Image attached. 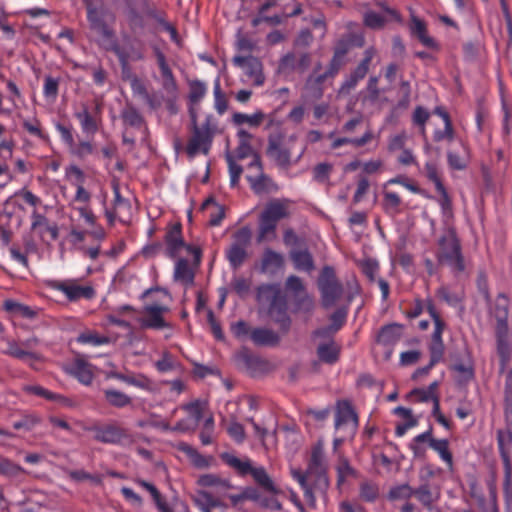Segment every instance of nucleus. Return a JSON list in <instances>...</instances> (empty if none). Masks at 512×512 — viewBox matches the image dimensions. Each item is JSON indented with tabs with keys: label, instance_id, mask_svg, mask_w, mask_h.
I'll return each instance as SVG.
<instances>
[{
	"label": "nucleus",
	"instance_id": "f257e3e1",
	"mask_svg": "<svg viewBox=\"0 0 512 512\" xmlns=\"http://www.w3.org/2000/svg\"><path fill=\"white\" fill-rule=\"evenodd\" d=\"M258 302L268 303V315L279 326L283 334L291 328L292 320L288 315L287 299L282 293L279 284H262L257 288Z\"/></svg>",
	"mask_w": 512,
	"mask_h": 512
},
{
	"label": "nucleus",
	"instance_id": "f03ea898",
	"mask_svg": "<svg viewBox=\"0 0 512 512\" xmlns=\"http://www.w3.org/2000/svg\"><path fill=\"white\" fill-rule=\"evenodd\" d=\"M190 119V136L185 147L187 157L194 159L199 154L208 156L216 134V125L213 123V117L209 115L201 124H198L196 112L190 110Z\"/></svg>",
	"mask_w": 512,
	"mask_h": 512
},
{
	"label": "nucleus",
	"instance_id": "7ed1b4c3",
	"mask_svg": "<svg viewBox=\"0 0 512 512\" xmlns=\"http://www.w3.org/2000/svg\"><path fill=\"white\" fill-rule=\"evenodd\" d=\"M510 299L505 293H499L495 299L491 314L496 319L495 336L497 353L501 367L504 368L511 358V349L508 342V315Z\"/></svg>",
	"mask_w": 512,
	"mask_h": 512
},
{
	"label": "nucleus",
	"instance_id": "20e7f679",
	"mask_svg": "<svg viewBox=\"0 0 512 512\" xmlns=\"http://www.w3.org/2000/svg\"><path fill=\"white\" fill-rule=\"evenodd\" d=\"M86 9V18L91 31L100 36L99 44L104 48L116 36L114 23L115 14L98 4L96 0H82Z\"/></svg>",
	"mask_w": 512,
	"mask_h": 512
},
{
	"label": "nucleus",
	"instance_id": "39448f33",
	"mask_svg": "<svg viewBox=\"0 0 512 512\" xmlns=\"http://www.w3.org/2000/svg\"><path fill=\"white\" fill-rule=\"evenodd\" d=\"M183 252L192 255L193 264L196 267L200 265L202 259L201 248L185 242L181 223L169 224L164 235V254L170 259H176L181 257Z\"/></svg>",
	"mask_w": 512,
	"mask_h": 512
},
{
	"label": "nucleus",
	"instance_id": "423d86ee",
	"mask_svg": "<svg viewBox=\"0 0 512 512\" xmlns=\"http://www.w3.org/2000/svg\"><path fill=\"white\" fill-rule=\"evenodd\" d=\"M505 426L496 431L498 451L503 463V490L505 494L512 492V412H504Z\"/></svg>",
	"mask_w": 512,
	"mask_h": 512
},
{
	"label": "nucleus",
	"instance_id": "0eeeda50",
	"mask_svg": "<svg viewBox=\"0 0 512 512\" xmlns=\"http://www.w3.org/2000/svg\"><path fill=\"white\" fill-rule=\"evenodd\" d=\"M438 246L437 259L440 263L446 264L455 272L464 271L465 264L461 245L453 230H449L440 237Z\"/></svg>",
	"mask_w": 512,
	"mask_h": 512
},
{
	"label": "nucleus",
	"instance_id": "6e6552de",
	"mask_svg": "<svg viewBox=\"0 0 512 512\" xmlns=\"http://www.w3.org/2000/svg\"><path fill=\"white\" fill-rule=\"evenodd\" d=\"M47 287L62 293L69 302L89 301L96 297L95 288L88 282L83 283L79 278L49 280Z\"/></svg>",
	"mask_w": 512,
	"mask_h": 512
},
{
	"label": "nucleus",
	"instance_id": "1a4fd4ad",
	"mask_svg": "<svg viewBox=\"0 0 512 512\" xmlns=\"http://www.w3.org/2000/svg\"><path fill=\"white\" fill-rule=\"evenodd\" d=\"M321 294L322 305L325 308L333 306L343 295L344 288L336 276L332 266H324L317 280Z\"/></svg>",
	"mask_w": 512,
	"mask_h": 512
},
{
	"label": "nucleus",
	"instance_id": "9d476101",
	"mask_svg": "<svg viewBox=\"0 0 512 512\" xmlns=\"http://www.w3.org/2000/svg\"><path fill=\"white\" fill-rule=\"evenodd\" d=\"M153 52L161 75V85L167 94L166 105L171 114L177 113L175 100L178 95V84L175 75L168 64L165 54L160 48L154 47Z\"/></svg>",
	"mask_w": 512,
	"mask_h": 512
},
{
	"label": "nucleus",
	"instance_id": "9b49d317",
	"mask_svg": "<svg viewBox=\"0 0 512 512\" xmlns=\"http://www.w3.org/2000/svg\"><path fill=\"white\" fill-rule=\"evenodd\" d=\"M123 39L126 43L125 46H121L115 36L108 44H104V49L114 53L120 66L125 69L129 66L131 61L136 62L145 59V48L141 42L138 44L132 43L130 36L127 34L123 35Z\"/></svg>",
	"mask_w": 512,
	"mask_h": 512
},
{
	"label": "nucleus",
	"instance_id": "f8f14e48",
	"mask_svg": "<svg viewBox=\"0 0 512 512\" xmlns=\"http://www.w3.org/2000/svg\"><path fill=\"white\" fill-rule=\"evenodd\" d=\"M327 469L328 461L324 451V443L322 440H318L311 447L307 474L309 477H314V485L319 486L320 489H325L328 486Z\"/></svg>",
	"mask_w": 512,
	"mask_h": 512
},
{
	"label": "nucleus",
	"instance_id": "ddd939ff",
	"mask_svg": "<svg viewBox=\"0 0 512 512\" xmlns=\"http://www.w3.org/2000/svg\"><path fill=\"white\" fill-rule=\"evenodd\" d=\"M251 230L242 227L233 234V242L226 250V258L233 269L240 268L248 257L247 247L251 241Z\"/></svg>",
	"mask_w": 512,
	"mask_h": 512
},
{
	"label": "nucleus",
	"instance_id": "4468645a",
	"mask_svg": "<svg viewBox=\"0 0 512 512\" xmlns=\"http://www.w3.org/2000/svg\"><path fill=\"white\" fill-rule=\"evenodd\" d=\"M89 430L94 432V439L100 443L125 446L133 441L129 431L115 423L95 425Z\"/></svg>",
	"mask_w": 512,
	"mask_h": 512
},
{
	"label": "nucleus",
	"instance_id": "2eb2a0df",
	"mask_svg": "<svg viewBox=\"0 0 512 512\" xmlns=\"http://www.w3.org/2000/svg\"><path fill=\"white\" fill-rule=\"evenodd\" d=\"M359 426V418L348 400H339L335 408L334 428L343 431L346 436H353Z\"/></svg>",
	"mask_w": 512,
	"mask_h": 512
},
{
	"label": "nucleus",
	"instance_id": "dca6fc26",
	"mask_svg": "<svg viewBox=\"0 0 512 512\" xmlns=\"http://www.w3.org/2000/svg\"><path fill=\"white\" fill-rule=\"evenodd\" d=\"M266 154L283 169L291 166V147L286 143L285 136L281 133L269 136Z\"/></svg>",
	"mask_w": 512,
	"mask_h": 512
},
{
	"label": "nucleus",
	"instance_id": "f3484780",
	"mask_svg": "<svg viewBox=\"0 0 512 512\" xmlns=\"http://www.w3.org/2000/svg\"><path fill=\"white\" fill-rule=\"evenodd\" d=\"M377 54V50L375 47H368L363 54L362 60L359 64L350 72V74L343 81L340 91L343 93H349L352 89H354L359 81L363 80L370 68V64Z\"/></svg>",
	"mask_w": 512,
	"mask_h": 512
},
{
	"label": "nucleus",
	"instance_id": "a211bd4d",
	"mask_svg": "<svg viewBox=\"0 0 512 512\" xmlns=\"http://www.w3.org/2000/svg\"><path fill=\"white\" fill-rule=\"evenodd\" d=\"M249 168H255L259 172L257 176H246L247 181L256 194L271 193L278 190V186L272 178L262 172V163L257 154H253V160Z\"/></svg>",
	"mask_w": 512,
	"mask_h": 512
},
{
	"label": "nucleus",
	"instance_id": "6ab92c4d",
	"mask_svg": "<svg viewBox=\"0 0 512 512\" xmlns=\"http://www.w3.org/2000/svg\"><path fill=\"white\" fill-rule=\"evenodd\" d=\"M411 36L416 38L423 46L438 50L439 45L434 38L428 35L427 25L424 20L412 14L409 23Z\"/></svg>",
	"mask_w": 512,
	"mask_h": 512
},
{
	"label": "nucleus",
	"instance_id": "aec40b11",
	"mask_svg": "<svg viewBox=\"0 0 512 512\" xmlns=\"http://www.w3.org/2000/svg\"><path fill=\"white\" fill-rule=\"evenodd\" d=\"M234 65L244 69L250 76L255 77V83L261 85L264 82V77L261 73L262 64L261 62L251 55L249 56H235L233 58Z\"/></svg>",
	"mask_w": 512,
	"mask_h": 512
},
{
	"label": "nucleus",
	"instance_id": "412c9836",
	"mask_svg": "<svg viewBox=\"0 0 512 512\" xmlns=\"http://www.w3.org/2000/svg\"><path fill=\"white\" fill-rule=\"evenodd\" d=\"M68 373L86 386L94 379L93 367L84 359H75L69 366Z\"/></svg>",
	"mask_w": 512,
	"mask_h": 512
},
{
	"label": "nucleus",
	"instance_id": "4be33fe9",
	"mask_svg": "<svg viewBox=\"0 0 512 512\" xmlns=\"http://www.w3.org/2000/svg\"><path fill=\"white\" fill-rule=\"evenodd\" d=\"M413 496L424 508L431 511L434 504L440 499V490L437 487H432L428 483H424L414 488Z\"/></svg>",
	"mask_w": 512,
	"mask_h": 512
},
{
	"label": "nucleus",
	"instance_id": "5701e85b",
	"mask_svg": "<svg viewBox=\"0 0 512 512\" xmlns=\"http://www.w3.org/2000/svg\"><path fill=\"white\" fill-rule=\"evenodd\" d=\"M284 257L270 248L265 249L261 258V272L275 275L284 267Z\"/></svg>",
	"mask_w": 512,
	"mask_h": 512
},
{
	"label": "nucleus",
	"instance_id": "b1692460",
	"mask_svg": "<svg viewBox=\"0 0 512 512\" xmlns=\"http://www.w3.org/2000/svg\"><path fill=\"white\" fill-rule=\"evenodd\" d=\"M251 341L256 346H277L280 341V335L270 328L259 327L251 330Z\"/></svg>",
	"mask_w": 512,
	"mask_h": 512
},
{
	"label": "nucleus",
	"instance_id": "393cba45",
	"mask_svg": "<svg viewBox=\"0 0 512 512\" xmlns=\"http://www.w3.org/2000/svg\"><path fill=\"white\" fill-rule=\"evenodd\" d=\"M167 311V308L159 305H150L145 308L146 316L142 320V325L145 328L163 329L167 327L162 314Z\"/></svg>",
	"mask_w": 512,
	"mask_h": 512
},
{
	"label": "nucleus",
	"instance_id": "a878e982",
	"mask_svg": "<svg viewBox=\"0 0 512 512\" xmlns=\"http://www.w3.org/2000/svg\"><path fill=\"white\" fill-rule=\"evenodd\" d=\"M288 215V208L284 202L272 200L266 205L260 216L277 225L280 220L288 217Z\"/></svg>",
	"mask_w": 512,
	"mask_h": 512
},
{
	"label": "nucleus",
	"instance_id": "bb28decb",
	"mask_svg": "<svg viewBox=\"0 0 512 512\" xmlns=\"http://www.w3.org/2000/svg\"><path fill=\"white\" fill-rule=\"evenodd\" d=\"M3 309L10 314L11 317H18L24 319H33L37 315V311L32 307L17 302L12 299L5 300Z\"/></svg>",
	"mask_w": 512,
	"mask_h": 512
},
{
	"label": "nucleus",
	"instance_id": "cd10ccee",
	"mask_svg": "<svg viewBox=\"0 0 512 512\" xmlns=\"http://www.w3.org/2000/svg\"><path fill=\"white\" fill-rule=\"evenodd\" d=\"M290 258L298 271L310 273L315 268L313 257L307 249L292 250Z\"/></svg>",
	"mask_w": 512,
	"mask_h": 512
},
{
	"label": "nucleus",
	"instance_id": "c85d7f7f",
	"mask_svg": "<svg viewBox=\"0 0 512 512\" xmlns=\"http://www.w3.org/2000/svg\"><path fill=\"white\" fill-rule=\"evenodd\" d=\"M317 356L323 363L334 364L338 361L340 355V347L333 339L320 343L317 347Z\"/></svg>",
	"mask_w": 512,
	"mask_h": 512
},
{
	"label": "nucleus",
	"instance_id": "c756f323",
	"mask_svg": "<svg viewBox=\"0 0 512 512\" xmlns=\"http://www.w3.org/2000/svg\"><path fill=\"white\" fill-rule=\"evenodd\" d=\"M74 116L79 121L81 130L86 136L93 137L97 133L99 121L86 107L82 111L76 112Z\"/></svg>",
	"mask_w": 512,
	"mask_h": 512
},
{
	"label": "nucleus",
	"instance_id": "7c9ffc66",
	"mask_svg": "<svg viewBox=\"0 0 512 512\" xmlns=\"http://www.w3.org/2000/svg\"><path fill=\"white\" fill-rule=\"evenodd\" d=\"M434 323V330L431 335V340L428 346V350H433L434 352H439L444 354L445 346L443 342V332L446 329V322L442 319V317L436 318L432 320Z\"/></svg>",
	"mask_w": 512,
	"mask_h": 512
},
{
	"label": "nucleus",
	"instance_id": "2f4dec72",
	"mask_svg": "<svg viewBox=\"0 0 512 512\" xmlns=\"http://www.w3.org/2000/svg\"><path fill=\"white\" fill-rule=\"evenodd\" d=\"M401 337V326L398 324H388L383 326L378 335L377 343L383 346L395 345Z\"/></svg>",
	"mask_w": 512,
	"mask_h": 512
},
{
	"label": "nucleus",
	"instance_id": "473e14b6",
	"mask_svg": "<svg viewBox=\"0 0 512 512\" xmlns=\"http://www.w3.org/2000/svg\"><path fill=\"white\" fill-rule=\"evenodd\" d=\"M460 145L462 147L461 154L452 150L447 152V162L449 167L453 170L459 171L466 169L469 163V148L463 141H460Z\"/></svg>",
	"mask_w": 512,
	"mask_h": 512
},
{
	"label": "nucleus",
	"instance_id": "72a5a7b5",
	"mask_svg": "<svg viewBox=\"0 0 512 512\" xmlns=\"http://www.w3.org/2000/svg\"><path fill=\"white\" fill-rule=\"evenodd\" d=\"M25 391L30 393V394H33V395H36V396H39V397H42L46 400H49V401H54V402H58V403H61L63 404L64 406H68V407H71L72 406V402L70 399H68L67 397L63 396V395H60V394H57V393H54L42 386H39V385H29V386H26L25 387Z\"/></svg>",
	"mask_w": 512,
	"mask_h": 512
},
{
	"label": "nucleus",
	"instance_id": "f704fd0d",
	"mask_svg": "<svg viewBox=\"0 0 512 512\" xmlns=\"http://www.w3.org/2000/svg\"><path fill=\"white\" fill-rule=\"evenodd\" d=\"M175 260L174 279L187 284L193 283L194 272L189 265V261L183 257H178Z\"/></svg>",
	"mask_w": 512,
	"mask_h": 512
},
{
	"label": "nucleus",
	"instance_id": "c9c22d12",
	"mask_svg": "<svg viewBox=\"0 0 512 512\" xmlns=\"http://www.w3.org/2000/svg\"><path fill=\"white\" fill-rule=\"evenodd\" d=\"M321 68V64H317V66L314 68L313 73L308 77L306 81V87L309 90H312L314 92L315 97H321L323 94L322 85L323 83L328 79L331 78L329 74H327V71L323 73H318V71Z\"/></svg>",
	"mask_w": 512,
	"mask_h": 512
},
{
	"label": "nucleus",
	"instance_id": "e433bc0d",
	"mask_svg": "<svg viewBox=\"0 0 512 512\" xmlns=\"http://www.w3.org/2000/svg\"><path fill=\"white\" fill-rule=\"evenodd\" d=\"M221 459L225 464L236 470L237 473L241 476L250 475L253 469L250 460H241L240 458L230 453H223L221 455Z\"/></svg>",
	"mask_w": 512,
	"mask_h": 512
},
{
	"label": "nucleus",
	"instance_id": "4c0bfd02",
	"mask_svg": "<svg viewBox=\"0 0 512 512\" xmlns=\"http://www.w3.org/2000/svg\"><path fill=\"white\" fill-rule=\"evenodd\" d=\"M193 501L199 510L206 507H225L219 496H214L212 492L205 490L197 491Z\"/></svg>",
	"mask_w": 512,
	"mask_h": 512
},
{
	"label": "nucleus",
	"instance_id": "58836bf2",
	"mask_svg": "<svg viewBox=\"0 0 512 512\" xmlns=\"http://www.w3.org/2000/svg\"><path fill=\"white\" fill-rule=\"evenodd\" d=\"M265 119V114L262 111H256L252 115H248L242 112H235L232 115L233 124L240 126L243 124H247L252 128L259 127L263 120Z\"/></svg>",
	"mask_w": 512,
	"mask_h": 512
},
{
	"label": "nucleus",
	"instance_id": "ea45409f",
	"mask_svg": "<svg viewBox=\"0 0 512 512\" xmlns=\"http://www.w3.org/2000/svg\"><path fill=\"white\" fill-rule=\"evenodd\" d=\"M250 475L256 484L266 492L276 493L277 489L264 467H253Z\"/></svg>",
	"mask_w": 512,
	"mask_h": 512
},
{
	"label": "nucleus",
	"instance_id": "a19ab883",
	"mask_svg": "<svg viewBox=\"0 0 512 512\" xmlns=\"http://www.w3.org/2000/svg\"><path fill=\"white\" fill-rule=\"evenodd\" d=\"M76 341L82 345L97 347L109 344L110 338L105 335H100L96 331L86 330L78 335Z\"/></svg>",
	"mask_w": 512,
	"mask_h": 512
},
{
	"label": "nucleus",
	"instance_id": "79ce46f5",
	"mask_svg": "<svg viewBox=\"0 0 512 512\" xmlns=\"http://www.w3.org/2000/svg\"><path fill=\"white\" fill-rule=\"evenodd\" d=\"M103 393L108 404L116 408H124L132 402L127 394L116 389H105Z\"/></svg>",
	"mask_w": 512,
	"mask_h": 512
},
{
	"label": "nucleus",
	"instance_id": "37998d69",
	"mask_svg": "<svg viewBox=\"0 0 512 512\" xmlns=\"http://www.w3.org/2000/svg\"><path fill=\"white\" fill-rule=\"evenodd\" d=\"M22 127L29 135L36 137L43 142L49 141V135L43 130L40 120L36 117L24 119Z\"/></svg>",
	"mask_w": 512,
	"mask_h": 512
},
{
	"label": "nucleus",
	"instance_id": "c03bdc74",
	"mask_svg": "<svg viewBox=\"0 0 512 512\" xmlns=\"http://www.w3.org/2000/svg\"><path fill=\"white\" fill-rule=\"evenodd\" d=\"M277 225L260 216L257 242L272 241L276 237Z\"/></svg>",
	"mask_w": 512,
	"mask_h": 512
},
{
	"label": "nucleus",
	"instance_id": "a18cd8bd",
	"mask_svg": "<svg viewBox=\"0 0 512 512\" xmlns=\"http://www.w3.org/2000/svg\"><path fill=\"white\" fill-rule=\"evenodd\" d=\"M123 123L133 128H140L144 124V118L132 105L126 106L121 112Z\"/></svg>",
	"mask_w": 512,
	"mask_h": 512
},
{
	"label": "nucleus",
	"instance_id": "49530a36",
	"mask_svg": "<svg viewBox=\"0 0 512 512\" xmlns=\"http://www.w3.org/2000/svg\"><path fill=\"white\" fill-rule=\"evenodd\" d=\"M430 448L438 453L439 457L447 464L450 469L452 468L453 456L449 450V442L447 439L431 440Z\"/></svg>",
	"mask_w": 512,
	"mask_h": 512
},
{
	"label": "nucleus",
	"instance_id": "de8ad7c7",
	"mask_svg": "<svg viewBox=\"0 0 512 512\" xmlns=\"http://www.w3.org/2000/svg\"><path fill=\"white\" fill-rule=\"evenodd\" d=\"M27 471L20 465L14 463L12 460L0 457V475L7 478H17Z\"/></svg>",
	"mask_w": 512,
	"mask_h": 512
},
{
	"label": "nucleus",
	"instance_id": "09e8293b",
	"mask_svg": "<svg viewBox=\"0 0 512 512\" xmlns=\"http://www.w3.org/2000/svg\"><path fill=\"white\" fill-rule=\"evenodd\" d=\"M436 295L451 307H457L463 301V293L451 290L447 286H441L438 288Z\"/></svg>",
	"mask_w": 512,
	"mask_h": 512
},
{
	"label": "nucleus",
	"instance_id": "8fccbe9b",
	"mask_svg": "<svg viewBox=\"0 0 512 512\" xmlns=\"http://www.w3.org/2000/svg\"><path fill=\"white\" fill-rule=\"evenodd\" d=\"M347 53L346 47L343 46H337L334 50V54L332 59L329 62V65L326 69L327 74L331 76V78L335 77L341 67L344 64V57Z\"/></svg>",
	"mask_w": 512,
	"mask_h": 512
},
{
	"label": "nucleus",
	"instance_id": "3c124183",
	"mask_svg": "<svg viewBox=\"0 0 512 512\" xmlns=\"http://www.w3.org/2000/svg\"><path fill=\"white\" fill-rule=\"evenodd\" d=\"M294 312L311 313L314 309V299L305 291L293 296Z\"/></svg>",
	"mask_w": 512,
	"mask_h": 512
},
{
	"label": "nucleus",
	"instance_id": "603ef678",
	"mask_svg": "<svg viewBox=\"0 0 512 512\" xmlns=\"http://www.w3.org/2000/svg\"><path fill=\"white\" fill-rule=\"evenodd\" d=\"M60 79L51 75L44 77L43 96L45 99L54 102L59 94Z\"/></svg>",
	"mask_w": 512,
	"mask_h": 512
},
{
	"label": "nucleus",
	"instance_id": "864d4df0",
	"mask_svg": "<svg viewBox=\"0 0 512 512\" xmlns=\"http://www.w3.org/2000/svg\"><path fill=\"white\" fill-rule=\"evenodd\" d=\"M277 72L278 74L284 76H288L294 72H297L296 54L293 52H289L282 56L278 63Z\"/></svg>",
	"mask_w": 512,
	"mask_h": 512
},
{
	"label": "nucleus",
	"instance_id": "5fc2aeb1",
	"mask_svg": "<svg viewBox=\"0 0 512 512\" xmlns=\"http://www.w3.org/2000/svg\"><path fill=\"white\" fill-rule=\"evenodd\" d=\"M179 450L182 451L196 467L203 468L208 466L207 459L191 445L187 443H181L179 445Z\"/></svg>",
	"mask_w": 512,
	"mask_h": 512
},
{
	"label": "nucleus",
	"instance_id": "6e6d98bb",
	"mask_svg": "<svg viewBox=\"0 0 512 512\" xmlns=\"http://www.w3.org/2000/svg\"><path fill=\"white\" fill-rule=\"evenodd\" d=\"M359 495L363 501L372 503L379 497V488L373 482H362L360 484Z\"/></svg>",
	"mask_w": 512,
	"mask_h": 512
},
{
	"label": "nucleus",
	"instance_id": "4d7b16f0",
	"mask_svg": "<svg viewBox=\"0 0 512 512\" xmlns=\"http://www.w3.org/2000/svg\"><path fill=\"white\" fill-rule=\"evenodd\" d=\"M206 84L200 80L189 82V101L193 104L200 102L206 95Z\"/></svg>",
	"mask_w": 512,
	"mask_h": 512
},
{
	"label": "nucleus",
	"instance_id": "13d9d810",
	"mask_svg": "<svg viewBox=\"0 0 512 512\" xmlns=\"http://www.w3.org/2000/svg\"><path fill=\"white\" fill-rule=\"evenodd\" d=\"M126 384L134 386L144 391L153 390V382L144 374H128Z\"/></svg>",
	"mask_w": 512,
	"mask_h": 512
},
{
	"label": "nucleus",
	"instance_id": "bf43d9fd",
	"mask_svg": "<svg viewBox=\"0 0 512 512\" xmlns=\"http://www.w3.org/2000/svg\"><path fill=\"white\" fill-rule=\"evenodd\" d=\"M429 354H430V361L428 363V365L424 366V367H420L418 368L412 375V378L413 379H418L420 377H423V376H426L429 374V372L431 371V369L437 365L439 362L442 361L443 359V356L444 354L442 353H439V352H434L433 350H429Z\"/></svg>",
	"mask_w": 512,
	"mask_h": 512
},
{
	"label": "nucleus",
	"instance_id": "052dcab7",
	"mask_svg": "<svg viewBox=\"0 0 512 512\" xmlns=\"http://www.w3.org/2000/svg\"><path fill=\"white\" fill-rule=\"evenodd\" d=\"M41 422V419L36 414H25L22 416V418L18 421H15L13 423V428L15 430H26L31 431L34 429L39 423Z\"/></svg>",
	"mask_w": 512,
	"mask_h": 512
},
{
	"label": "nucleus",
	"instance_id": "680f3d73",
	"mask_svg": "<svg viewBox=\"0 0 512 512\" xmlns=\"http://www.w3.org/2000/svg\"><path fill=\"white\" fill-rule=\"evenodd\" d=\"M5 353L20 360L36 359L35 353L21 349L15 341H8Z\"/></svg>",
	"mask_w": 512,
	"mask_h": 512
},
{
	"label": "nucleus",
	"instance_id": "e2e57ef3",
	"mask_svg": "<svg viewBox=\"0 0 512 512\" xmlns=\"http://www.w3.org/2000/svg\"><path fill=\"white\" fill-rule=\"evenodd\" d=\"M414 494V488L408 484L398 485L389 491V499L408 501Z\"/></svg>",
	"mask_w": 512,
	"mask_h": 512
},
{
	"label": "nucleus",
	"instance_id": "0e129e2a",
	"mask_svg": "<svg viewBox=\"0 0 512 512\" xmlns=\"http://www.w3.org/2000/svg\"><path fill=\"white\" fill-rule=\"evenodd\" d=\"M402 200L400 196L392 191H384L383 193V208L386 212L395 213L399 210Z\"/></svg>",
	"mask_w": 512,
	"mask_h": 512
},
{
	"label": "nucleus",
	"instance_id": "69168bd1",
	"mask_svg": "<svg viewBox=\"0 0 512 512\" xmlns=\"http://www.w3.org/2000/svg\"><path fill=\"white\" fill-rule=\"evenodd\" d=\"M430 118V113L422 106H417L412 115V121L420 127L421 134L426 138V123Z\"/></svg>",
	"mask_w": 512,
	"mask_h": 512
},
{
	"label": "nucleus",
	"instance_id": "338daca9",
	"mask_svg": "<svg viewBox=\"0 0 512 512\" xmlns=\"http://www.w3.org/2000/svg\"><path fill=\"white\" fill-rule=\"evenodd\" d=\"M199 486L216 489L217 487H225L226 479L216 474H204L198 478L197 481Z\"/></svg>",
	"mask_w": 512,
	"mask_h": 512
},
{
	"label": "nucleus",
	"instance_id": "774afa93",
	"mask_svg": "<svg viewBox=\"0 0 512 512\" xmlns=\"http://www.w3.org/2000/svg\"><path fill=\"white\" fill-rule=\"evenodd\" d=\"M504 412H512V369L507 372L505 379Z\"/></svg>",
	"mask_w": 512,
	"mask_h": 512
}]
</instances>
